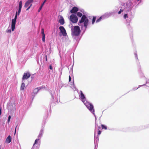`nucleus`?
<instances>
[{"label":"nucleus","mask_w":149,"mask_h":149,"mask_svg":"<svg viewBox=\"0 0 149 149\" xmlns=\"http://www.w3.org/2000/svg\"><path fill=\"white\" fill-rule=\"evenodd\" d=\"M12 139L11 136L9 135L6 138L5 142L7 143H10Z\"/></svg>","instance_id":"11"},{"label":"nucleus","mask_w":149,"mask_h":149,"mask_svg":"<svg viewBox=\"0 0 149 149\" xmlns=\"http://www.w3.org/2000/svg\"><path fill=\"white\" fill-rule=\"evenodd\" d=\"M101 127L102 129H104L105 130L107 129V127L105 126L104 125H101Z\"/></svg>","instance_id":"15"},{"label":"nucleus","mask_w":149,"mask_h":149,"mask_svg":"<svg viewBox=\"0 0 149 149\" xmlns=\"http://www.w3.org/2000/svg\"><path fill=\"white\" fill-rule=\"evenodd\" d=\"M42 41L43 42H45V36L44 35H42Z\"/></svg>","instance_id":"21"},{"label":"nucleus","mask_w":149,"mask_h":149,"mask_svg":"<svg viewBox=\"0 0 149 149\" xmlns=\"http://www.w3.org/2000/svg\"><path fill=\"white\" fill-rule=\"evenodd\" d=\"M123 10H122L121 9H120V10L118 12V14H120L122 12H123Z\"/></svg>","instance_id":"26"},{"label":"nucleus","mask_w":149,"mask_h":149,"mask_svg":"<svg viewBox=\"0 0 149 149\" xmlns=\"http://www.w3.org/2000/svg\"><path fill=\"white\" fill-rule=\"evenodd\" d=\"M95 20H96V17L93 16V18L92 19V23L93 24L95 22Z\"/></svg>","instance_id":"16"},{"label":"nucleus","mask_w":149,"mask_h":149,"mask_svg":"<svg viewBox=\"0 0 149 149\" xmlns=\"http://www.w3.org/2000/svg\"><path fill=\"white\" fill-rule=\"evenodd\" d=\"M11 32V30L10 29H7L6 30V32L7 33H10Z\"/></svg>","instance_id":"23"},{"label":"nucleus","mask_w":149,"mask_h":149,"mask_svg":"<svg viewBox=\"0 0 149 149\" xmlns=\"http://www.w3.org/2000/svg\"><path fill=\"white\" fill-rule=\"evenodd\" d=\"M47 0H45L43 2L44 3H45V2H46Z\"/></svg>","instance_id":"33"},{"label":"nucleus","mask_w":149,"mask_h":149,"mask_svg":"<svg viewBox=\"0 0 149 149\" xmlns=\"http://www.w3.org/2000/svg\"><path fill=\"white\" fill-rule=\"evenodd\" d=\"M41 88L40 87L36 88L34 90L33 92L35 93L36 94L39 90Z\"/></svg>","instance_id":"13"},{"label":"nucleus","mask_w":149,"mask_h":149,"mask_svg":"<svg viewBox=\"0 0 149 149\" xmlns=\"http://www.w3.org/2000/svg\"><path fill=\"white\" fill-rule=\"evenodd\" d=\"M31 76V74L29 72L24 73L22 77V79L23 80L28 79Z\"/></svg>","instance_id":"8"},{"label":"nucleus","mask_w":149,"mask_h":149,"mask_svg":"<svg viewBox=\"0 0 149 149\" xmlns=\"http://www.w3.org/2000/svg\"><path fill=\"white\" fill-rule=\"evenodd\" d=\"M59 29L62 35L64 36H65L67 35V33L64 28L63 26H60L59 27Z\"/></svg>","instance_id":"7"},{"label":"nucleus","mask_w":149,"mask_h":149,"mask_svg":"<svg viewBox=\"0 0 149 149\" xmlns=\"http://www.w3.org/2000/svg\"><path fill=\"white\" fill-rule=\"evenodd\" d=\"M102 16H101L100 17H99V18H98V19H97L96 21V22H99L100 21L101 19H102Z\"/></svg>","instance_id":"17"},{"label":"nucleus","mask_w":149,"mask_h":149,"mask_svg":"<svg viewBox=\"0 0 149 149\" xmlns=\"http://www.w3.org/2000/svg\"><path fill=\"white\" fill-rule=\"evenodd\" d=\"M33 0H28L25 3L24 7L25 8L28 7L26 10H28L32 6L31 3L33 2Z\"/></svg>","instance_id":"4"},{"label":"nucleus","mask_w":149,"mask_h":149,"mask_svg":"<svg viewBox=\"0 0 149 149\" xmlns=\"http://www.w3.org/2000/svg\"><path fill=\"white\" fill-rule=\"evenodd\" d=\"M44 3H44V2H43V3L40 6H42V7Z\"/></svg>","instance_id":"32"},{"label":"nucleus","mask_w":149,"mask_h":149,"mask_svg":"<svg viewBox=\"0 0 149 149\" xmlns=\"http://www.w3.org/2000/svg\"><path fill=\"white\" fill-rule=\"evenodd\" d=\"M25 87V84L24 83H22L20 87V90H23L24 89Z\"/></svg>","instance_id":"14"},{"label":"nucleus","mask_w":149,"mask_h":149,"mask_svg":"<svg viewBox=\"0 0 149 149\" xmlns=\"http://www.w3.org/2000/svg\"><path fill=\"white\" fill-rule=\"evenodd\" d=\"M43 131L41 130V133L38 136V138H39L40 137H41L42 135Z\"/></svg>","instance_id":"19"},{"label":"nucleus","mask_w":149,"mask_h":149,"mask_svg":"<svg viewBox=\"0 0 149 149\" xmlns=\"http://www.w3.org/2000/svg\"><path fill=\"white\" fill-rule=\"evenodd\" d=\"M58 22L61 25H63L65 23L64 19L63 17L61 16V18L59 20Z\"/></svg>","instance_id":"12"},{"label":"nucleus","mask_w":149,"mask_h":149,"mask_svg":"<svg viewBox=\"0 0 149 149\" xmlns=\"http://www.w3.org/2000/svg\"><path fill=\"white\" fill-rule=\"evenodd\" d=\"M71 80V77L70 76H69V82Z\"/></svg>","instance_id":"29"},{"label":"nucleus","mask_w":149,"mask_h":149,"mask_svg":"<svg viewBox=\"0 0 149 149\" xmlns=\"http://www.w3.org/2000/svg\"><path fill=\"white\" fill-rule=\"evenodd\" d=\"M17 16V14H16L14 19H13L12 20L11 29L13 31L14 29H15L16 21Z\"/></svg>","instance_id":"6"},{"label":"nucleus","mask_w":149,"mask_h":149,"mask_svg":"<svg viewBox=\"0 0 149 149\" xmlns=\"http://www.w3.org/2000/svg\"><path fill=\"white\" fill-rule=\"evenodd\" d=\"M41 33L42 35H45V33H44V29H41Z\"/></svg>","instance_id":"22"},{"label":"nucleus","mask_w":149,"mask_h":149,"mask_svg":"<svg viewBox=\"0 0 149 149\" xmlns=\"http://www.w3.org/2000/svg\"><path fill=\"white\" fill-rule=\"evenodd\" d=\"M1 108L0 109V116L1 115Z\"/></svg>","instance_id":"30"},{"label":"nucleus","mask_w":149,"mask_h":149,"mask_svg":"<svg viewBox=\"0 0 149 149\" xmlns=\"http://www.w3.org/2000/svg\"><path fill=\"white\" fill-rule=\"evenodd\" d=\"M39 141L38 139H36L35 140V142L33 145V146H34L36 144H37L38 143V141Z\"/></svg>","instance_id":"18"},{"label":"nucleus","mask_w":149,"mask_h":149,"mask_svg":"<svg viewBox=\"0 0 149 149\" xmlns=\"http://www.w3.org/2000/svg\"><path fill=\"white\" fill-rule=\"evenodd\" d=\"M77 16L80 17L82 16L81 19L79 20V22L78 24V25L80 26V24H81L84 22V26L86 29V28L89 22V20L86 15H82V14L79 12H77Z\"/></svg>","instance_id":"2"},{"label":"nucleus","mask_w":149,"mask_h":149,"mask_svg":"<svg viewBox=\"0 0 149 149\" xmlns=\"http://www.w3.org/2000/svg\"><path fill=\"white\" fill-rule=\"evenodd\" d=\"M17 127V125L16 126V128H15V134L16 133V128Z\"/></svg>","instance_id":"31"},{"label":"nucleus","mask_w":149,"mask_h":149,"mask_svg":"<svg viewBox=\"0 0 149 149\" xmlns=\"http://www.w3.org/2000/svg\"><path fill=\"white\" fill-rule=\"evenodd\" d=\"M80 33L79 27L78 26H74L73 29L72 30V33L75 36H77Z\"/></svg>","instance_id":"3"},{"label":"nucleus","mask_w":149,"mask_h":149,"mask_svg":"<svg viewBox=\"0 0 149 149\" xmlns=\"http://www.w3.org/2000/svg\"><path fill=\"white\" fill-rule=\"evenodd\" d=\"M49 69L51 70H52V65H50L49 66Z\"/></svg>","instance_id":"28"},{"label":"nucleus","mask_w":149,"mask_h":149,"mask_svg":"<svg viewBox=\"0 0 149 149\" xmlns=\"http://www.w3.org/2000/svg\"><path fill=\"white\" fill-rule=\"evenodd\" d=\"M81 100L84 103L87 107L93 113L94 112L93 105L91 103L86 101V97L81 91H80Z\"/></svg>","instance_id":"1"},{"label":"nucleus","mask_w":149,"mask_h":149,"mask_svg":"<svg viewBox=\"0 0 149 149\" xmlns=\"http://www.w3.org/2000/svg\"><path fill=\"white\" fill-rule=\"evenodd\" d=\"M70 20L73 23H76L78 21V18L75 15L72 14L70 15Z\"/></svg>","instance_id":"5"},{"label":"nucleus","mask_w":149,"mask_h":149,"mask_svg":"<svg viewBox=\"0 0 149 149\" xmlns=\"http://www.w3.org/2000/svg\"><path fill=\"white\" fill-rule=\"evenodd\" d=\"M0 149H1V147L0 146Z\"/></svg>","instance_id":"35"},{"label":"nucleus","mask_w":149,"mask_h":149,"mask_svg":"<svg viewBox=\"0 0 149 149\" xmlns=\"http://www.w3.org/2000/svg\"><path fill=\"white\" fill-rule=\"evenodd\" d=\"M10 118H11V116H8V123L9 122Z\"/></svg>","instance_id":"25"},{"label":"nucleus","mask_w":149,"mask_h":149,"mask_svg":"<svg viewBox=\"0 0 149 149\" xmlns=\"http://www.w3.org/2000/svg\"><path fill=\"white\" fill-rule=\"evenodd\" d=\"M79 9L76 7H73L72 10H70V12L71 13L75 14L78 11Z\"/></svg>","instance_id":"10"},{"label":"nucleus","mask_w":149,"mask_h":149,"mask_svg":"<svg viewBox=\"0 0 149 149\" xmlns=\"http://www.w3.org/2000/svg\"><path fill=\"white\" fill-rule=\"evenodd\" d=\"M22 7V1H20L19 3V9L18 12H17L16 14H17V15H19L21 12V8Z\"/></svg>","instance_id":"9"},{"label":"nucleus","mask_w":149,"mask_h":149,"mask_svg":"<svg viewBox=\"0 0 149 149\" xmlns=\"http://www.w3.org/2000/svg\"><path fill=\"white\" fill-rule=\"evenodd\" d=\"M42 6H40L39 9L38 10V11L39 12H40V10H41L42 8Z\"/></svg>","instance_id":"27"},{"label":"nucleus","mask_w":149,"mask_h":149,"mask_svg":"<svg viewBox=\"0 0 149 149\" xmlns=\"http://www.w3.org/2000/svg\"><path fill=\"white\" fill-rule=\"evenodd\" d=\"M128 17V16H127V14H125L124 15V18L125 19L127 18Z\"/></svg>","instance_id":"24"},{"label":"nucleus","mask_w":149,"mask_h":149,"mask_svg":"<svg viewBox=\"0 0 149 149\" xmlns=\"http://www.w3.org/2000/svg\"><path fill=\"white\" fill-rule=\"evenodd\" d=\"M46 61H47V56H46Z\"/></svg>","instance_id":"34"},{"label":"nucleus","mask_w":149,"mask_h":149,"mask_svg":"<svg viewBox=\"0 0 149 149\" xmlns=\"http://www.w3.org/2000/svg\"><path fill=\"white\" fill-rule=\"evenodd\" d=\"M100 128V127H98V135H100L101 133V131L99 130V129Z\"/></svg>","instance_id":"20"}]
</instances>
